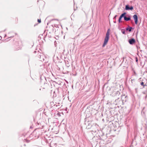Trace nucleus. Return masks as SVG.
<instances>
[{
    "mask_svg": "<svg viewBox=\"0 0 147 147\" xmlns=\"http://www.w3.org/2000/svg\"><path fill=\"white\" fill-rule=\"evenodd\" d=\"M121 98H115V100L114 103L116 105H117L118 104L120 103V102H121V100L122 101V104H123L124 101L126 102V98H127V96H125V95H121Z\"/></svg>",
    "mask_w": 147,
    "mask_h": 147,
    "instance_id": "1",
    "label": "nucleus"
},
{
    "mask_svg": "<svg viewBox=\"0 0 147 147\" xmlns=\"http://www.w3.org/2000/svg\"><path fill=\"white\" fill-rule=\"evenodd\" d=\"M111 95L112 97H114L115 99L120 98L121 96V95H120V93L119 91H113Z\"/></svg>",
    "mask_w": 147,
    "mask_h": 147,
    "instance_id": "2",
    "label": "nucleus"
},
{
    "mask_svg": "<svg viewBox=\"0 0 147 147\" xmlns=\"http://www.w3.org/2000/svg\"><path fill=\"white\" fill-rule=\"evenodd\" d=\"M109 29H108L106 34V35L105 38L104 43L102 46V47H104L106 45L108 41L109 37Z\"/></svg>",
    "mask_w": 147,
    "mask_h": 147,
    "instance_id": "3",
    "label": "nucleus"
},
{
    "mask_svg": "<svg viewBox=\"0 0 147 147\" xmlns=\"http://www.w3.org/2000/svg\"><path fill=\"white\" fill-rule=\"evenodd\" d=\"M85 124L86 125V128L87 129H90L92 126V123L91 120H88L87 119H86Z\"/></svg>",
    "mask_w": 147,
    "mask_h": 147,
    "instance_id": "4",
    "label": "nucleus"
},
{
    "mask_svg": "<svg viewBox=\"0 0 147 147\" xmlns=\"http://www.w3.org/2000/svg\"><path fill=\"white\" fill-rule=\"evenodd\" d=\"M126 12L123 13V18H124V20L126 21L130 20H131V16L128 15H127L126 16Z\"/></svg>",
    "mask_w": 147,
    "mask_h": 147,
    "instance_id": "5",
    "label": "nucleus"
},
{
    "mask_svg": "<svg viewBox=\"0 0 147 147\" xmlns=\"http://www.w3.org/2000/svg\"><path fill=\"white\" fill-rule=\"evenodd\" d=\"M125 9L126 10H132L134 9V7L132 6L129 7L128 5H127L125 6Z\"/></svg>",
    "mask_w": 147,
    "mask_h": 147,
    "instance_id": "6",
    "label": "nucleus"
},
{
    "mask_svg": "<svg viewBox=\"0 0 147 147\" xmlns=\"http://www.w3.org/2000/svg\"><path fill=\"white\" fill-rule=\"evenodd\" d=\"M128 42L130 44L133 45L136 43V40L134 38H131L128 40Z\"/></svg>",
    "mask_w": 147,
    "mask_h": 147,
    "instance_id": "7",
    "label": "nucleus"
},
{
    "mask_svg": "<svg viewBox=\"0 0 147 147\" xmlns=\"http://www.w3.org/2000/svg\"><path fill=\"white\" fill-rule=\"evenodd\" d=\"M133 18L134 20L135 24H137L138 22V17L137 15L136 14H134L133 16Z\"/></svg>",
    "mask_w": 147,
    "mask_h": 147,
    "instance_id": "8",
    "label": "nucleus"
},
{
    "mask_svg": "<svg viewBox=\"0 0 147 147\" xmlns=\"http://www.w3.org/2000/svg\"><path fill=\"white\" fill-rule=\"evenodd\" d=\"M133 29L134 28L132 27H130L128 25L127 27L126 28V30L129 32H131V31L132 29Z\"/></svg>",
    "mask_w": 147,
    "mask_h": 147,
    "instance_id": "9",
    "label": "nucleus"
},
{
    "mask_svg": "<svg viewBox=\"0 0 147 147\" xmlns=\"http://www.w3.org/2000/svg\"><path fill=\"white\" fill-rule=\"evenodd\" d=\"M123 13H122L121 14L120 16L119 20H118V22L119 23H120L121 22V19L122 18H123Z\"/></svg>",
    "mask_w": 147,
    "mask_h": 147,
    "instance_id": "10",
    "label": "nucleus"
},
{
    "mask_svg": "<svg viewBox=\"0 0 147 147\" xmlns=\"http://www.w3.org/2000/svg\"><path fill=\"white\" fill-rule=\"evenodd\" d=\"M121 31L122 33L123 34H125V30L124 29H122L121 30Z\"/></svg>",
    "mask_w": 147,
    "mask_h": 147,
    "instance_id": "11",
    "label": "nucleus"
},
{
    "mask_svg": "<svg viewBox=\"0 0 147 147\" xmlns=\"http://www.w3.org/2000/svg\"><path fill=\"white\" fill-rule=\"evenodd\" d=\"M54 106H55L57 107V108L58 109H59L60 108V105H56V104H55L54 105Z\"/></svg>",
    "mask_w": 147,
    "mask_h": 147,
    "instance_id": "12",
    "label": "nucleus"
},
{
    "mask_svg": "<svg viewBox=\"0 0 147 147\" xmlns=\"http://www.w3.org/2000/svg\"><path fill=\"white\" fill-rule=\"evenodd\" d=\"M135 60H136V62H137V63H138V59L137 57H135Z\"/></svg>",
    "mask_w": 147,
    "mask_h": 147,
    "instance_id": "13",
    "label": "nucleus"
},
{
    "mask_svg": "<svg viewBox=\"0 0 147 147\" xmlns=\"http://www.w3.org/2000/svg\"><path fill=\"white\" fill-rule=\"evenodd\" d=\"M38 22L39 23H41V21L40 19H38Z\"/></svg>",
    "mask_w": 147,
    "mask_h": 147,
    "instance_id": "14",
    "label": "nucleus"
},
{
    "mask_svg": "<svg viewBox=\"0 0 147 147\" xmlns=\"http://www.w3.org/2000/svg\"><path fill=\"white\" fill-rule=\"evenodd\" d=\"M141 85L142 86H144V83L143 82H141Z\"/></svg>",
    "mask_w": 147,
    "mask_h": 147,
    "instance_id": "15",
    "label": "nucleus"
},
{
    "mask_svg": "<svg viewBox=\"0 0 147 147\" xmlns=\"http://www.w3.org/2000/svg\"><path fill=\"white\" fill-rule=\"evenodd\" d=\"M117 15H116L113 18V19H116V17H117Z\"/></svg>",
    "mask_w": 147,
    "mask_h": 147,
    "instance_id": "16",
    "label": "nucleus"
},
{
    "mask_svg": "<svg viewBox=\"0 0 147 147\" xmlns=\"http://www.w3.org/2000/svg\"><path fill=\"white\" fill-rule=\"evenodd\" d=\"M66 66L67 67H69V65L68 64H67L66 65Z\"/></svg>",
    "mask_w": 147,
    "mask_h": 147,
    "instance_id": "17",
    "label": "nucleus"
},
{
    "mask_svg": "<svg viewBox=\"0 0 147 147\" xmlns=\"http://www.w3.org/2000/svg\"><path fill=\"white\" fill-rule=\"evenodd\" d=\"M40 59H41V56L40 55Z\"/></svg>",
    "mask_w": 147,
    "mask_h": 147,
    "instance_id": "18",
    "label": "nucleus"
},
{
    "mask_svg": "<svg viewBox=\"0 0 147 147\" xmlns=\"http://www.w3.org/2000/svg\"><path fill=\"white\" fill-rule=\"evenodd\" d=\"M114 22L115 23H116V22L115 21H114Z\"/></svg>",
    "mask_w": 147,
    "mask_h": 147,
    "instance_id": "19",
    "label": "nucleus"
},
{
    "mask_svg": "<svg viewBox=\"0 0 147 147\" xmlns=\"http://www.w3.org/2000/svg\"><path fill=\"white\" fill-rule=\"evenodd\" d=\"M36 52V51H34V52L35 53Z\"/></svg>",
    "mask_w": 147,
    "mask_h": 147,
    "instance_id": "20",
    "label": "nucleus"
}]
</instances>
